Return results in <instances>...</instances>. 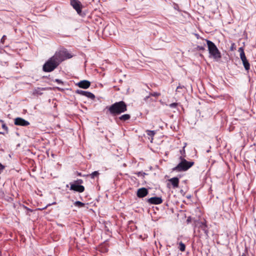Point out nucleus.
<instances>
[{
  "mask_svg": "<svg viewBox=\"0 0 256 256\" xmlns=\"http://www.w3.org/2000/svg\"><path fill=\"white\" fill-rule=\"evenodd\" d=\"M76 94H78L80 95L85 96L88 98H90L92 100H94L95 98L94 95L89 92L84 91L82 90H78L76 91Z\"/></svg>",
  "mask_w": 256,
  "mask_h": 256,
  "instance_id": "nucleus-9",
  "label": "nucleus"
},
{
  "mask_svg": "<svg viewBox=\"0 0 256 256\" xmlns=\"http://www.w3.org/2000/svg\"><path fill=\"white\" fill-rule=\"evenodd\" d=\"M238 52L240 53V58L242 62L247 60L245 56L244 50L242 47H240L238 48Z\"/></svg>",
  "mask_w": 256,
  "mask_h": 256,
  "instance_id": "nucleus-14",
  "label": "nucleus"
},
{
  "mask_svg": "<svg viewBox=\"0 0 256 256\" xmlns=\"http://www.w3.org/2000/svg\"><path fill=\"white\" fill-rule=\"evenodd\" d=\"M178 103L176 102H174V103H172V104H169V106L170 108H176L177 106H178Z\"/></svg>",
  "mask_w": 256,
  "mask_h": 256,
  "instance_id": "nucleus-26",
  "label": "nucleus"
},
{
  "mask_svg": "<svg viewBox=\"0 0 256 256\" xmlns=\"http://www.w3.org/2000/svg\"><path fill=\"white\" fill-rule=\"evenodd\" d=\"M74 205L78 207H82L84 206V204L80 201H76L75 202Z\"/></svg>",
  "mask_w": 256,
  "mask_h": 256,
  "instance_id": "nucleus-23",
  "label": "nucleus"
},
{
  "mask_svg": "<svg viewBox=\"0 0 256 256\" xmlns=\"http://www.w3.org/2000/svg\"><path fill=\"white\" fill-rule=\"evenodd\" d=\"M160 95V93L158 92H154L150 93V96H154V97H158Z\"/></svg>",
  "mask_w": 256,
  "mask_h": 256,
  "instance_id": "nucleus-25",
  "label": "nucleus"
},
{
  "mask_svg": "<svg viewBox=\"0 0 256 256\" xmlns=\"http://www.w3.org/2000/svg\"><path fill=\"white\" fill-rule=\"evenodd\" d=\"M0 122L2 123V127L4 130V132H0V134H8V126H6L5 123L2 120H0Z\"/></svg>",
  "mask_w": 256,
  "mask_h": 256,
  "instance_id": "nucleus-15",
  "label": "nucleus"
},
{
  "mask_svg": "<svg viewBox=\"0 0 256 256\" xmlns=\"http://www.w3.org/2000/svg\"><path fill=\"white\" fill-rule=\"evenodd\" d=\"M90 82L87 80H81L77 84V86L82 88H88L90 87Z\"/></svg>",
  "mask_w": 256,
  "mask_h": 256,
  "instance_id": "nucleus-12",
  "label": "nucleus"
},
{
  "mask_svg": "<svg viewBox=\"0 0 256 256\" xmlns=\"http://www.w3.org/2000/svg\"><path fill=\"white\" fill-rule=\"evenodd\" d=\"M184 88V86L179 85L178 86H177L176 89V92H181L180 90H182Z\"/></svg>",
  "mask_w": 256,
  "mask_h": 256,
  "instance_id": "nucleus-24",
  "label": "nucleus"
},
{
  "mask_svg": "<svg viewBox=\"0 0 256 256\" xmlns=\"http://www.w3.org/2000/svg\"><path fill=\"white\" fill-rule=\"evenodd\" d=\"M146 133L148 136L151 137L150 142H152V140H153V137L156 134V132L155 130H146Z\"/></svg>",
  "mask_w": 256,
  "mask_h": 256,
  "instance_id": "nucleus-18",
  "label": "nucleus"
},
{
  "mask_svg": "<svg viewBox=\"0 0 256 256\" xmlns=\"http://www.w3.org/2000/svg\"><path fill=\"white\" fill-rule=\"evenodd\" d=\"M234 46H235V44H234V43H232V46H231V47H230V50H234Z\"/></svg>",
  "mask_w": 256,
  "mask_h": 256,
  "instance_id": "nucleus-30",
  "label": "nucleus"
},
{
  "mask_svg": "<svg viewBox=\"0 0 256 256\" xmlns=\"http://www.w3.org/2000/svg\"><path fill=\"white\" fill-rule=\"evenodd\" d=\"M55 82H58L59 84H62V81L61 80H59V79H56L55 80Z\"/></svg>",
  "mask_w": 256,
  "mask_h": 256,
  "instance_id": "nucleus-29",
  "label": "nucleus"
},
{
  "mask_svg": "<svg viewBox=\"0 0 256 256\" xmlns=\"http://www.w3.org/2000/svg\"><path fill=\"white\" fill-rule=\"evenodd\" d=\"M150 96H150V94H149V96H146V97L144 98V100H146H146H148V98Z\"/></svg>",
  "mask_w": 256,
  "mask_h": 256,
  "instance_id": "nucleus-32",
  "label": "nucleus"
},
{
  "mask_svg": "<svg viewBox=\"0 0 256 256\" xmlns=\"http://www.w3.org/2000/svg\"><path fill=\"white\" fill-rule=\"evenodd\" d=\"M72 55L65 48L56 51L44 64L42 70L45 72H51L56 68L62 61L70 58Z\"/></svg>",
  "mask_w": 256,
  "mask_h": 256,
  "instance_id": "nucleus-1",
  "label": "nucleus"
},
{
  "mask_svg": "<svg viewBox=\"0 0 256 256\" xmlns=\"http://www.w3.org/2000/svg\"><path fill=\"white\" fill-rule=\"evenodd\" d=\"M198 48L200 50H204L205 48L204 46H198Z\"/></svg>",
  "mask_w": 256,
  "mask_h": 256,
  "instance_id": "nucleus-28",
  "label": "nucleus"
},
{
  "mask_svg": "<svg viewBox=\"0 0 256 256\" xmlns=\"http://www.w3.org/2000/svg\"><path fill=\"white\" fill-rule=\"evenodd\" d=\"M56 204V202H54L52 203V204ZM50 205H51V204H48V206H50Z\"/></svg>",
  "mask_w": 256,
  "mask_h": 256,
  "instance_id": "nucleus-35",
  "label": "nucleus"
},
{
  "mask_svg": "<svg viewBox=\"0 0 256 256\" xmlns=\"http://www.w3.org/2000/svg\"><path fill=\"white\" fill-rule=\"evenodd\" d=\"M206 42L210 56L212 58L216 60L221 58V54L216 44L212 41L205 40Z\"/></svg>",
  "mask_w": 256,
  "mask_h": 256,
  "instance_id": "nucleus-3",
  "label": "nucleus"
},
{
  "mask_svg": "<svg viewBox=\"0 0 256 256\" xmlns=\"http://www.w3.org/2000/svg\"><path fill=\"white\" fill-rule=\"evenodd\" d=\"M136 174L138 176H142L143 177L144 176V175H146V173L140 172H137Z\"/></svg>",
  "mask_w": 256,
  "mask_h": 256,
  "instance_id": "nucleus-27",
  "label": "nucleus"
},
{
  "mask_svg": "<svg viewBox=\"0 0 256 256\" xmlns=\"http://www.w3.org/2000/svg\"><path fill=\"white\" fill-rule=\"evenodd\" d=\"M180 162L176 166L172 168V171L176 172H184L188 170L194 164V162L187 161L182 156L180 157Z\"/></svg>",
  "mask_w": 256,
  "mask_h": 256,
  "instance_id": "nucleus-4",
  "label": "nucleus"
},
{
  "mask_svg": "<svg viewBox=\"0 0 256 256\" xmlns=\"http://www.w3.org/2000/svg\"><path fill=\"white\" fill-rule=\"evenodd\" d=\"M130 116L129 114H124L118 118V119L122 121H126L130 120Z\"/></svg>",
  "mask_w": 256,
  "mask_h": 256,
  "instance_id": "nucleus-17",
  "label": "nucleus"
},
{
  "mask_svg": "<svg viewBox=\"0 0 256 256\" xmlns=\"http://www.w3.org/2000/svg\"><path fill=\"white\" fill-rule=\"evenodd\" d=\"M83 180L81 179H78L75 180L73 183H70V190L78 192H82L84 190V187L81 185Z\"/></svg>",
  "mask_w": 256,
  "mask_h": 256,
  "instance_id": "nucleus-5",
  "label": "nucleus"
},
{
  "mask_svg": "<svg viewBox=\"0 0 256 256\" xmlns=\"http://www.w3.org/2000/svg\"><path fill=\"white\" fill-rule=\"evenodd\" d=\"M243 65L246 70H248L250 68V65L248 60L242 62Z\"/></svg>",
  "mask_w": 256,
  "mask_h": 256,
  "instance_id": "nucleus-20",
  "label": "nucleus"
},
{
  "mask_svg": "<svg viewBox=\"0 0 256 256\" xmlns=\"http://www.w3.org/2000/svg\"><path fill=\"white\" fill-rule=\"evenodd\" d=\"M112 116L119 115L127 110V105L124 101L116 102L106 108Z\"/></svg>",
  "mask_w": 256,
  "mask_h": 256,
  "instance_id": "nucleus-2",
  "label": "nucleus"
},
{
  "mask_svg": "<svg viewBox=\"0 0 256 256\" xmlns=\"http://www.w3.org/2000/svg\"><path fill=\"white\" fill-rule=\"evenodd\" d=\"M14 124L16 126H26L30 124V122L22 118H16L14 119Z\"/></svg>",
  "mask_w": 256,
  "mask_h": 256,
  "instance_id": "nucleus-8",
  "label": "nucleus"
},
{
  "mask_svg": "<svg viewBox=\"0 0 256 256\" xmlns=\"http://www.w3.org/2000/svg\"><path fill=\"white\" fill-rule=\"evenodd\" d=\"M168 181L170 182L172 185V188H176L178 187L179 184V179L176 177H174L171 178L168 180Z\"/></svg>",
  "mask_w": 256,
  "mask_h": 256,
  "instance_id": "nucleus-13",
  "label": "nucleus"
},
{
  "mask_svg": "<svg viewBox=\"0 0 256 256\" xmlns=\"http://www.w3.org/2000/svg\"><path fill=\"white\" fill-rule=\"evenodd\" d=\"M180 153H181V154H182V152L184 153V152H185V150H184V147L183 150H180Z\"/></svg>",
  "mask_w": 256,
  "mask_h": 256,
  "instance_id": "nucleus-33",
  "label": "nucleus"
},
{
  "mask_svg": "<svg viewBox=\"0 0 256 256\" xmlns=\"http://www.w3.org/2000/svg\"><path fill=\"white\" fill-rule=\"evenodd\" d=\"M98 174L99 173L98 171H94L90 174V176L92 178H94L96 176H98Z\"/></svg>",
  "mask_w": 256,
  "mask_h": 256,
  "instance_id": "nucleus-22",
  "label": "nucleus"
},
{
  "mask_svg": "<svg viewBox=\"0 0 256 256\" xmlns=\"http://www.w3.org/2000/svg\"><path fill=\"white\" fill-rule=\"evenodd\" d=\"M178 248H179V250L181 252H184L185 250V249H186V246H185V244L182 242H180L179 243Z\"/></svg>",
  "mask_w": 256,
  "mask_h": 256,
  "instance_id": "nucleus-21",
  "label": "nucleus"
},
{
  "mask_svg": "<svg viewBox=\"0 0 256 256\" xmlns=\"http://www.w3.org/2000/svg\"><path fill=\"white\" fill-rule=\"evenodd\" d=\"M194 226L196 228H200L206 236H208V230L206 220L204 221L196 220L194 222Z\"/></svg>",
  "mask_w": 256,
  "mask_h": 256,
  "instance_id": "nucleus-6",
  "label": "nucleus"
},
{
  "mask_svg": "<svg viewBox=\"0 0 256 256\" xmlns=\"http://www.w3.org/2000/svg\"><path fill=\"white\" fill-rule=\"evenodd\" d=\"M148 194V190L146 188H139L137 191V196L138 198H142L146 196Z\"/></svg>",
  "mask_w": 256,
  "mask_h": 256,
  "instance_id": "nucleus-11",
  "label": "nucleus"
},
{
  "mask_svg": "<svg viewBox=\"0 0 256 256\" xmlns=\"http://www.w3.org/2000/svg\"><path fill=\"white\" fill-rule=\"evenodd\" d=\"M6 36H4L2 37V39H1V42H4V40H5V39H6Z\"/></svg>",
  "mask_w": 256,
  "mask_h": 256,
  "instance_id": "nucleus-31",
  "label": "nucleus"
},
{
  "mask_svg": "<svg viewBox=\"0 0 256 256\" xmlns=\"http://www.w3.org/2000/svg\"><path fill=\"white\" fill-rule=\"evenodd\" d=\"M148 202L150 204H158L162 202L160 197H152L148 200Z\"/></svg>",
  "mask_w": 256,
  "mask_h": 256,
  "instance_id": "nucleus-10",
  "label": "nucleus"
},
{
  "mask_svg": "<svg viewBox=\"0 0 256 256\" xmlns=\"http://www.w3.org/2000/svg\"><path fill=\"white\" fill-rule=\"evenodd\" d=\"M100 250L102 252H106L108 251V246L106 244H104L100 246Z\"/></svg>",
  "mask_w": 256,
  "mask_h": 256,
  "instance_id": "nucleus-16",
  "label": "nucleus"
},
{
  "mask_svg": "<svg viewBox=\"0 0 256 256\" xmlns=\"http://www.w3.org/2000/svg\"><path fill=\"white\" fill-rule=\"evenodd\" d=\"M110 30H115L114 26H107L104 28V33L106 34L108 32L110 31Z\"/></svg>",
  "mask_w": 256,
  "mask_h": 256,
  "instance_id": "nucleus-19",
  "label": "nucleus"
},
{
  "mask_svg": "<svg viewBox=\"0 0 256 256\" xmlns=\"http://www.w3.org/2000/svg\"><path fill=\"white\" fill-rule=\"evenodd\" d=\"M70 4L72 8L76 11L77 13L80 15L82 13V5L81 2L78 0H70Z\"/></svg>",
  "mask_w": 256,
  "mask_h": 256,
  "instance_id": "nucleus-7",
  "label": "nucleus"
},
{
  "mask_svg": "<svg viewBox=\"0 0 256 256\" xmlns=\"http://www.w3.org/2000/svg\"><path fill=\"white\" fill-rule=\"evenodd\" d=\"M114 34V30H113L112 33H110V35H112V34Z\"/></svg>",
  "mask_w": 256,
  "mask_h": 256,
  "instance_id": "nucleus-34",
  "label": "nucleus"
}]
</instances>
